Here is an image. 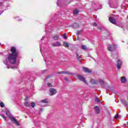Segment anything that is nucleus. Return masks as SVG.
Instances as JSON below:
<instances>
[{
	"label": "nucleus",
	"instance_id": "nucleus-1",
	"mask_svg": "<svg viewBox=\"0 0 128 128\" xmlns=\"http://www.w3.org/2000/svg\"><path fill=\"white\" fill-rule=\"evenodd\" d=\"M10 52L11 54H9L7 58L3 60L4 64L6 66L7 68H18V64L11 66H10V64H14L16 62V58L18 56V52L16 51V48L14 46H12L11 48Z\"/></svg>",
	"mask_w": 128,
	"mask_h": 128
},
{
	"label": "nucleus",
	"instance_id": "nucleus-2",
	"mask_svg": "<svg viewBox=\"0 0 128 128\" xmlns=\"http://www.w3.org/2000/svg\"><path fill=\"white\" fill-rule=\"evenodd\" d=\"M6 114L8 116V118H10V120H11V122L14 124H16V126H20V123L18 122L16 119V118H14L12 114L10 113V112L9 110H7L6 111Z\"/></svg>",
	"mask_w": 128,
	"mask_h": 128
},
{
	"label": "nucleus",
	"instance_id": "nucleus-3",
	"mask_svg": "<svg viewBox=\"0 0 128 128\" xmlns=\"http://www.w3.org/2000/svg\"><path fill=\"white\" fill-rule=\"evenodd\" d=\"M118 48V46L116 44H114L112 46L110 44L108 45V50L110 52H114Z\"/></svg>",
	"mask_w": 128,
	"mask_h": 128
},
{
	"label": "nucleus",
	"instance_id": "nucleus-4",
	"mask_svg": "<svg viewBox=\"0 0 128 128\" xmlns=\"http://www.w3.org/2000/svg\"><path fill=\"white\" fill-rule=\"evenodd\" d=\"M77 78L80 80V82H83L84 84H86V78L82 75H78Z\"/></svg>",
	"mask_w": 128,
	"mask_h": 128
},
{
	"label": "nucleus",
	"instance_id": "nucleus-5",
	"mask_svg": "<svg viewBox=\"0 0 128 128\" xmlns=\"http://www.w3.org/2000/svg\"><path fill=\"white\" fill-rule=\"evenodd\" d=\"M58 74H68L69 76H72V74H74L73 73L70 72V71H62V72H59Z\"/></svg>",
	"mask_w": 128,
	"mask_h": 128
},
{
	"label": "nucleus",
	"instance_id": "nucleus-6",
	"mask_svg": "<svg viewBox=\"0 0 128 128\" xmlns=\"http://www.w3.org/2000/svg\"><path fill=\"white\" fill-rule=\"evenodd\" d=\"M49 92H50V96H54V94H56V90L54 88H50L49 90Z\"/></svg>",
	"mask_w": 128,
	"mask_h": 128
},
{
	"label": "nucleus",
	"instance_id": "nucleus-7",
	"mask_svg": "<svg viewBox=\"0 0 128 128\" xmlns=\"http://www.w3.org/2000/svg\"><path fill=\"white\" fill-rule=\"evenodd\" d=\"M109 22H110L111 24H116V19H114V17H110Z\"/></svg>",
	"mask_w": 128,
	"mask_h": 128
},
{
	"label": "nucleus",
	"instance_id": "nucleus-8",
	"mask_svg": "<svg viewBox=\"0 0 128 128\" xmlns=\"http://www.w3.org/2000/svg\"><path fill=\"white\" fill-rule=\"evenodd\" d=\"M54 40H60V34H58L52 36Z\"/></svg>",
	"mask_w": 128,
	"mask_h": 128
},
{
	"label": "nucleus",
	"instance_id": "nucleus-9",
	"mask_svg": "<svg viewBox=\"0 0 128 128\" xmlns=\"http://www.w3.org/2000/svg\"><path fill=\"white\" fill-rule=\"evenodd\" d=\"M52 46H62V44L60 42H56L52 44Z\"/></svg>",
	"mask_w": 128,
	"mask_h": 128
},
{
	"label": "nucleus",
	"instance_id": "nucleus-10",
	"mask_svg": "<svg viewBox=\"0 0 128 128\" xmlns=\"http://www.w3.org/2000/svg\"><path fill=\"white\" fill-rule=\"evenodd\" d=\"M83 72H87L88 74H90L92 72V70H90L87 68L86 67L83 68Z\"/></svg>",
	"mask_w": 128,
	"mask_h": 128
},
{
	"label": "nucleus",
	"instance_id": "nucleus-11",
	"mask_svg": "<svg viewBox=\"0 0 128 128\" xmlns=\"http://www.w3.org/2000/svg\"><path fill=\"white\" fill-rule=\"evenodd\" d=\"M122 61H120V60H118L117 61V68H118V70H120V66H122Z\"/></svg>",
	"mask_w": 128,
	"mask_h": 128
},
{
	"label": "nucleus",
	"instance_id": "nucleus-12",
	"mask_svg": "<svg viewBox=\"0 0 128 128\" xmlns=\"http://www.w3.org/2000/svg\"><path fill=\"white\" fill-rule=\"evenodd\" d=\"M120 102L122 104L125 106L128 107V103L126 102V101L124 99H120Z\"/></svg>",
	"mask_w": 128,
	"mask_h": 128
},
{
	"label": "nucleus",
	"instance_id": "nucleus-13",
	"mask_svg": "<svg viewBox=\"0 0 128 128\" xmlns=\"http://www.w3.org/2000/svg\"><path fill=\"white\" fill-rule=\"evenodd\" d=\"M71 26L72 28H80V26L78 23H74L72 26Z\"/></svg>",
	"mask_w": 128,
	"mask_h": 128
},
{
	"label": "nucleus",
	"instance_id": "nucleus-14",
	"mask_svg": "<svg viewBox=\"0 0 128 128\" xmlns=\"http://www.w3.org/2000/svg\"><path fill=\"white\" fill-rule=\"evenodd\" d=\"M94 110L96 112V114H98L100 112V108H98V106H95Z\"/></svg>",
	"mask_w": 128,
	"mask_h": 128
},
{
	"label": "nucleus",
	"instance_id": "nucleus-15",
	"mask_svg": "<svg viewBox=\"0 0 128 128\" xmlns=\"http://www.w3.org/2000/svg\"><path fill=\"white\" fill-rule=\"evenodd\" d=\"M50 26V21L48 24H46V30H45V32L46 33V30H48H48H50V28H48Z\"/></svg>",
	"mask_w": 128,
	"mask_h": 128
},
{
	"label": "nucleus",
	"instance_id": "nucleus-16",
	"mask_svg": "<svg viewBox=\"0 0 128 128\" xmlns=\"http://www.w3.org/2000/svg\"><path fill=\"white\" fill-rule=\"evenodd\" d=\"M24 104L25 106H26V108L30 107V102H28V101L25 102Z\"/></svg>",
	"mask_w": 128,
	"mask_h": 128
},
{
	"label": "nucleus",
	"instance_id": "nucleus-17",
	"mask_svg": "<svg viewBox=\"0 0 128 128\" xmlns=\"http://www.w3.org/2000/svg\"><path fill=\"white\" fill-rule=\"evenodd\" d=\"M56 5L58 6H62V0H58Z\"/></svg>",
	"mask_w": 128,
	"mask_h": 128
},
{
	"label": "nucleus",
	"instance_id": "nucleus-18",
	"mask_svg": "<svg viewBox=\"0 0 128 128\" xmlns=\"http://www.w3.org/2000/svg\"><path fill=\"white\" fill-rule=\"evenodd\" d=\"M98 82L100 84H101V86H104V82L102 79H100Z\"/></svg>",
	"mask_w": 128,
	"mask_h": 128
},
{
	"label": "nucleus",
	"instance_id": "nucleus-19",
	"mask_svg": "<svg viewBox=\"0 0 128 128\" xmlns=\"http://www.w3.org/2000/svg\"><path fill=\"white\" fill-rule=\"evenodd\" d=\"M121 82H126V77H122L121 78Z\"/></svg>",
	"mask_w": 128,
	"mask_h": 128
},
{
	"label": "nucleus",
	"instance_id": "nucleus-20",
	"mask_svg": "<svg viewBox=\"0 0 128 128\" xmlns=\"http://www.w3.org/2000/svg\"><path fill=\"white\" fill-rule=\"evenodd\" d=\"M64 46H66V48H70V44H68V42H64Z\"/></svg>",
	"mask_w": 128,
	"mask_h": 128
},
{
	"label": "nucleus",
	"instance_id": "nucleus-21",
	"mask_svg": "<svg viewBox=\"0 0 128 128\" xmlns=\"http://www.w3.org/2000/svg\"><path fill=\"white\" fill-rule=\"evenodd\" d=\"M90 82L92 84H96V81L94 79L91 80Z\"/></svg>",
	"mask_w": 128,
	"mask_h": 128
},
{
	"label": "nucleus",
	"instance_id": "nucleus-22",
	"mask_svg": "<svg viewBox=\"0 0 128 128\" xmlns=\"http://www.w3.org/2000/svg\"><path fill=\"white\" fill-rule=\"evenodd\" d=\"M15 18L16 19V20L18 22H22V18H20V17L16 16L15 17Z\"/></svg>",
	"mask_w": 128,
	"mask_h": 128
},
{
	"label": "nucleus",
	"instance_id": "nucleus-23",
	"mask_svg": "<svg viewBox=\"0 0 128 128\" xmlns=\"http://www.w3.org/2000/svg\"><path fill=\"white\" fill-rule=\"evenodd\" d=\"M76 58L78 60L80 61L81 58L80 56L78 53H76Z\"/></svg>",
	"mask_w": 128,
	"mask_h": 128
},
{
	"label": "nucleus",
	"instance_id": "nucleus-24",
	"mask_svg": "<svg viewBox=\"0 0 128 128\" xmlns=\"http://www.w3.org/2000/svg\"><path fill=\"white\" fill-rule=\"evenodd\" d=\"M41 102H43L44 104H48V99H44L41 101Z\"/></svg>",
	"mask_w": 128,
	"mask_h": 128
},
{
	"label": "nucleus",
	"instance_id": "nucleus-25",
	"mask_svg": "<svg viewBox=\"0 0 128 128\" xmlns=\"http://www.w3.org/2000/svg\"><path fill=\"white\" fill-rule=\"evenodd\" d=\"M80 12V11L77 9L75 10L74 12V14H78Z\"/></svg>",
	"mask_w": 128,
	"mask_h": 128
},
{
	"label": "nucleus",
	"instance_id": "nucleus-26",
	"mask_svg": "<svg viewBox=\"0 0 128 128\" xmlns=\"http://www.w3.org/2000/svg\"><path fill=\"white\" fill-rule=\"evenodd\" d=\"M82 32V30L77 31V32H76V36H80V34H81Z\"/></svg>",
	"mask_w": 128,
	"mask_h": 128
},
{
	"label": "nucleus",
	"instance_id": "nucleus-27",
	"mask_svg": "<svg viewBox=\"0 0 128 128\" xmlns=\"http://www.w3.org/2000/svg\"><path fill=\"white\" fill-rule=\"evenodd\" d=\"M1 116H2V118H4V120H6V118L4 116V114H2Z\"/></svg>",
	"mask_w": 128,
	"mask_h": 128
},
{
	"label": "nucleus",
	"instance_id": "nucleus-28",
	"mask_svg": "<svg viewBox=\"0 0 128 128\" xmlns=\"http://www.w3.org/2000/svg\"><path fill=\"white\" fill-rule=\"evenodd\" d=\"M47 86H48V88H52V84L51 83H47Z\"/></svg>",
	"mask_w": 128,
	"mask_h": 128
},
{
	"label": "nucleus",
	"instance_id": "nucleus-29",
	"mask_svg": "<svg viewBox=\"0 0 128 128\" xmlns=\"http://www.w3.org/2000/svg\"><path fill=\"white\" fill-rule=\"evenodd\" d=\"M31 106L32 108H34V106H36V103H34V102H32L31 103Z\"/></svg>",
	"mask_w": 128,
	"mask_h": 128
},
{
	"label": "nucleus",
	"instance_id": "nucleus-30",
	"mask_svg": "<svg viewBox=\"0 0 128 128\" xmlns=\"http://www.w3.org/2000/svg\"><path fill=\"white\" fill-rule=\"evenodd\" d=\"M0 106H1V108H4V102H0Z\"/></svg>",
	"mask_w": 128,
	"mask_h": 128
},
{
	"label": "nucleus",
	"instance_id": "nucleus-31",
	"mask_svg": "<svg viewBox=\"0 0 128 128\" xmlns=\"http://www.w3.org/2000/svg\"><path fill=\"white\" fill-rule=\"evenodd\" d=\"M95 100H96V102H99V103L100 102V99H98V98L97 97H96Z\"/></svg>",
	"mask_w": 128,
	"mask_h": 128
},
{
	"label": "nucleus",
	"instance_id": "nucleus-32",
	"mask_svg": "<svg viewBox=\"0 0 128 128\" xmlns=\"http://www.w3.org/2000/svg\"><path fill=\"white\" fill-rule=\"evenodd\" d=\"M82 50H86V46L85 45H82Z\"/></svg>",
	"mask_w": 128,
	"mask_h": 128
},
{
	"label": "nucleus",
	"instance_id": "nucleus-33",
	"mask_svg": "<svg viewBox=\"0 0 128 128\" xmlns=\"http://www.w3.org/2000/svg\"><path fill=\"white\" fill-rule=\"evenodd\" d=\"M62 36H63L64 38L66 39V38H68L66 37V34H64Z\"/></svg>",
	"mask_w": 128,
	"mask_h": 128
},
{
	"label": "nucleus",
	"instance_id": "nucleus-34",
	"mask_svg": "<svg viewBox=\"0 0 128 128\" xmlns=\"http://www.w3.org/2000/svg\"><path fill=\"white\" fill-rule=\"evenodd\" d=\"M117 26H120V28H123V30L124 28V26H122V24H118Z\"/></svg>",
	"mask_w": 128,
	"mask_h": 128
},
{
	"label": "nucleus",
	"instance_id": "nucleus-35",
	"mask_svg": "<svg viewBox=\"0 0 128 128\" xmlns=\"http://www.w3.org/2000/svg\"><path fill=\"white\" fill-rule=\"evenodd\" d=\"M119 116H114V118H115V120H118V118Z\"/></svg>",
	"mask_w": 128,
	"mask_h": 128
},
{
	"label": "nucleus",
	"instance_id": "nucleus-36",
	"mask_svg": "<svg viewBox=\"0 0 128 128\" xmlns=\"http://www.w3.org/2000/svg\"><path fill=\"white\" fill-rule=\"evenodd\" d=\"M93 26H97L98 24H96V22H94V23H93Z\"/></svg>",
	"mask_w": 128,
	"mask_h": 128
},
{
	"label": "nucleus",
	"instance_id": "nucleus-37",
	"mask_svg": "<svg viewBox=\"0 0 128 128\" xmlns=\"http://www.w3.org/2000/svg\"><path fill=\"white\" fill-rule=\"evenodd\" d=\"M56 16H60V12H58V14H56Z\"/></svg>",
	"mask_w": 128,
	"mask_h": 128
},
{
	"label": "nucleus",
	"instance_id": "nucleus-38",
	"mask_svg": "<svg viewBox=\"0 0 128 128\" xmlns=\"http://www.w3.org/2000/svg\"><path fill=\"white\" fill-rule=\"evenodd\" d=\"M3 54H4V52H0V56H3Z\"/></svg>",
	"mask_w": 128,
	"mask_h": 128
},
{
	"label": "nucleus",
	"instance_id": "nucleus-39",
	"mask_svg": "<svg viewBox=\"0 0 128 128\" xmlns=\"http://www.w3.org/2000/svg\"><path fill=\"white\" fill-rule=\"evenodd\" d=\"M46 72V70H42L41 72L42 74H44V72Z\"/></svg>",
	"mask_w": 128,
	"mask_h": 128
},
{
	"label": "nucleus",
	"instance_id": "nucleus-40",
	"mask_svg": "<svg viewBox=\"0 0 128 128\" xmlns=\"http://www.w3.org/2000/svg\"><path fill=\"white\" fill-rule=\"evenodd\" d=\"M44 111V108H40V112H42Z\"/></svg>",
	"mask_w": 128,
	"mask_h": 128
},
{
	"label": "nucleus",
	"instance_id": "nucleus-41",
	"mask_svg": "<svg viewBox=\"0 0 128 128\" xmlns=\"http://www.w3.org/2000/svg\"><path fill=\"white\" fill-rule=\"evenodd\" d=\"M40 52L42 54V46L41 44H40Z\"/></svg>",
	"mask_w": 128,
	"mask_h": 128
},
{
	"label": "nucleus",
	"instance_id": "nucleus-42",
	"mask_svg": "<svg viewBox=\"0 0 128 128\" xmlns=\"http://www.w3.org/2000/svg\"><path fill=\"white\" fill-rule=\"evenodd\" d=\"M44 38H45L44 36H42V38L40 40V42H42V40H44Z\"/></svg>",
	"mask_w": 128,
	"mask_h": 128
},
{
	"label": "nucleus",
	"instance_id": "nucleus-43",
	"mask_svg": "<svg viewBox=\"0 0 128 128\" xmlns=\"http://www.w3.org/2000/svg\"><path fill=\"white\" fill-rule=\"evenodd\" d=\"M98 30H102V26H100V27H98Z\"/></svg>",
	"mask_w": 128,
	"mask_h": 128
},
{
	"label": "nucleus",
	"instance_id": "nucleus-44",
	"mask_svg": "<svg viewBox=\"0 0 128 128\" xmlns=\"http://www.w3.org/2000/svg\"><path fill=\"white\" fill-rule=\"evenodd\" d=\"M64 80H66V82H68V78H65Z\"/></svg>",
	"mask_w": 128,
	"mask_h": 128
},
{
	"label": "nucleus",
	"instance_id": "nucleus-45",
	"mask_svg": "<svg viewBox=\"0 0 128 128\" xmlns=\"http://www.w3.org/2000/svg\"><path fill=\"white\" fill-rule=\"evenodd\" d=\"M4 12V10H2V12H0V16H1L2 14V12Z\"/></svg>",
	"mask_w": 128,
	"mask_h": 128
},
{
	"label": "nucleus",
	"instance_id": "nucleus-46",
	"mask_svg": "<svg viewBox=\"0 0 128 128\" xmlns=\"http://www.w3.org/2000/svg\"><path fill=\"white\" fill-rule=\"evenodd\" d=\"M50 78V76H48L46 77V80H48V78Z\"/></svg>",
	"mask_w": 128,
	"mask_h": 128
},
{
	"label": "nucleus",
	"instance_id": "nucleus-47",
	"mask_svg": "<svg viewBox=\"0 0 128 128\" xmlns=\"http://www.w3.org/2000/svg\"><path fill=\"white\" fill-rule=\"evenodd\" d=\"M44 60L45 62H46V60L45 58H44Z\"/></svg>",
	"mask_w": 128,
	"mask_h": 128
},
{
	"label": "nucleus",
	"instance_id": "nucleus-48",
	"mask_svg": "<svg viewBox=\"0 0 128 128\" xmlns=\"http://www.w3.org/2000/svg\"><path fill=\"white\" fill-rule=\"evenodd\" d=\"M108 4H109V6H110V8H112V6H110V3H108Z\"/></svg>",
	"mask_w": 128,
	"mask_h": 128
},
{
	"label": "nucleus",
	"instance_id": "nucleus-49",
	"mask_svg": "<svg viewBox=\"0 0 128 128\" xmlns=\"http://www.w3.org/2000/svg\"><path fill=\"white\" fill-rule=\"evenodd\" d=\"M2 2H0V6H2Z\"/></svg>",
	"mask_w": 128,
	"mask_h": 128
},
{
	"label": "nucleus",
	"instance_id": "nucleus-50",
	"mask_svg": "<svg viewBox=\"0 0 128 128\" xmlns=\"http://www.w3.org/2000/svg\"><path fill=\"white\" fill-rule=\"evenodd\" d=\"M42 56H43V58H44V55H43V54H42Z\"/></svg>",
	"mask_w": 128,
	"mask_h": 128
},
{
	"label": "nucleus",
	"instance_id": "nucleus-51",
	"mask_svg": "<svg viewBox=\"0 0 128 128\" xmlns=\"http://www.w3.org/2000/svg\"><path fill=\"white\" fill-rule=\"evenodd\" d=\"M0 46H2V43H0Z\"/></svg>",
	"mask_w": 128,
	"mask_h": 128
},
{
	"label": "nucleus",
	"instance_id": "nucleus-52",
	"mask_svg": "<svg viewBox=\"0 0 128 128\" xmlns=\"http://www.w3.org/2000/svg\"><path fill=\"white\" fill-rule=\"evenodd\" d=\"M127 18H128V16H127Z\"/></svg>",
	"mask_w": 128,
	"mask_h": 128
}]
</instances>
